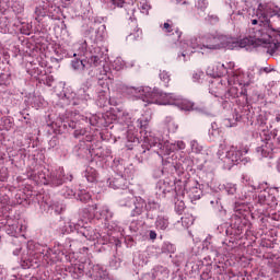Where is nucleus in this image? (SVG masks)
Masks as SVG:
<instances>
[{"label":"nucleus","mask_w":280,"mask_h":280,"mask_svg":"<svg viewBox=\"0 0 280 280\" xmlns=\"http://www.w3.org/2000/svg\"><path fill=\"white\" fill-rule=\"evenodd\" d=\"M127 95L131 97H136V100H142L147 104H165L161 102V97H163L162 93L156 91H152L151 88H127L126 89Z\"/></svg>","instance_id":"nucleus-1"},{"label":"nucleus","mask_w":280,"mask_h":280,"mask_svg":"<svg viewBox=\"0 0 280 280\" xmlns=\"http://www.w3.org/2000/svg\"><path fill=\"white\" fill-rule=\"evenodd\" d=\"M160 27L166 36H174V43H178V40H180L183 32H180V28H178L172 20H166V22L161 24Z\"/></svg>","instance_id":"nucleus-2"},{"label":"nucleus","mask_w":280,"mask_h":280,"mask_svg":"<svg viewBox=\"0 0 280 280\" xmlns=\"http://www.w3.org/2000/svg\"><path fill=\"white\" fill-rule=\"evenodd\" d=\"M270 40H271L270 35L266 33H261V31H258L255 35L254 43L258 47H266L268 51H270L271 54H275V51H277V44H272L270 43Z\"/></svg>","instance_id":"nucleus-3"},{"label":"nucleus","mask_w":280,"mask_h":280,"mask_svg":"<svg viewBox=\"0 0 280 280\" xmlns=\"http://www.w3.org/2000/svg\"><path fill=\"white\" fill-rule=\"evenodd\" d=\"M207 73L212 78H223V75H228L229 69L224 63L217 61L212 66L208 67Z\"/></svg>","instance_id":"nucleus-4"},{"label":"nucleus","mask_w":280,"mask_h":280,"mask_svg":"<svg viewBox=\"0 0 280 280\" xmlns=\"http://www.w3.org/2000/svg\"><path fill=\"white\" fill-rule=\"evenodd\" d=\"M217 43L219 45V49H233L234 47H237V42H235L233 37H229L226 35H218Z\"/></svg>","instance_id":"nucleus-5"},{"label":"nucleus","mask_w":280,"mask_h":280,"mask_svg":"<svg viewBox=\"0 0 280 280\" xmlns=\"http://www.w3.org/2000/svg\"><path fill=\"white\" fill-rule=\"evenodd\" d=\"M201 44L205 49H220V44H218V36L207 34L201 36Z\"/></svg>","instance_id":"nucleus-6"},{"label":"nucleus","mask_w":280,"mask_h":280,"mask_svg":"<svg viewBox=\"0 0 280 280\" xmlns=\"http://www.w3.org/2000/svg\"><path fill=\"white\" fill-rule=\"evenodd\" d=\"M143 141L144 143H148L150 148H159L160 150L161 148H163V141L161 140V138H156L148 131L144 132Z\"/></svg>","instance_id":"nucleus-7"},{"label":"nucleus","mask_w":280,"mask_h":280,"mask_svg":"<svg viewBox=\"0 0 280 280\" xmlns=\"http://www.w3.org/2000/svg\"><path fill=\"white\" fill-rule=\"evenodd\" d=\"M226 160L229 163H232V165H237L240 161H242V151L231 149L226 154Z\"/></svg>","instance_id":"nucleus-8"},{"label":"nucleus","mask_w":280,"mask_h":280,"mask_svg":"<svg viewBox=\"0 0 280 280\" xmlns=\"http://www.w3.org/2000/svg\"><path fill=\"white\" fill-rule=\"evenodd\" d=\"M273 150L275 149L272 148V142L271 141H267L261 147H258L256 149V152L258 154H260V156H264L266 159V158L270 156V154H272Z\"/></svg>","instance_id":"nucleus-9"},{"label":"nucleus","mask_w":280,"mask_h":280,"mask_svg":"<svg viewBox=\"0 0 280 280\" xmlns=\"http://www.w3.org/2000/svg\"><path fill=\"white\" fill-rule=\"evenodd\" d=\"M170 226V219L167 217L159 215L155 221V228L159 231H167Z\"/></svg>","instance_id":"nucleus-10"},{"label":"nucleus","mask_w":280,"mask_h":280,"mask_svg":"<svg viewBox=\"0 0 280 280\" xmlns=\"http://www.w3.org/2000/svg\"><path fill=\"white\" fill-rule=\"evenodd\" d=\"M86 61L84 60H80V59H77V60H73L72 61V68L75 70V71H84L88 66L85 63Z\"/></svg>","instance_id":"nucleus-11"},{"label":"nucleus","mask_w":280,"mask_h":280,"mask_svg":"<svg viewBox=\"0 0 280 280\" xmlns=\"http://www.w3.org/2000/svg\"><path fill=\"white\" fill-rule=\"evenodd\" d=\"M190 47H192V49H202L205 47L202 46V37L190 38Z\"/></svg>","instance_id":"nucleus-12"},{"label":"nucleus","mask_w":280,"mask_h":280,"mask_svg":"<svg viewBox=\"0 0 280 280\" xmlns=\"http://www.w3.org/2000/svg\"><path fill=\"white\" fill-rule=\"evenodd\" d=\"M89 67H100L102 65V58L97 55H93L88 59Z\"/></svg>","instance_id":"nucleus-13"},{"label":"nucleus","mask_w":280,"mask_h":280,"mask_svg":"<svg viewBox=\"0 0 280 280\" xmlns=\"http://www.w3.org/2000/svg\"><path fill=\"white\" fill-rule=\"evenodd\" d=\"M160 80L161 82L164 83V86H170V82H171V77H170V72L165 71V70H161L160 71Z\"/></svg>","instance_id":"nucleus-14"},{"label":"nucleus","mask_w":280,"mask_h":280,"mask_svg":"<svg viewBox=\"0 0 280 280\" xmlns=\"http://www.w3.org/2000/svg\"><path fill=\"white\" fill-rule=\"evenodd\" d=\"M143 207H145V201H143L142 199H140L137 203L136 207L133 209V214L135 215H141L143 213Z\"/></svg>","instance_id":"nucleus-15"},{"label":"nucleus","mask_w":280,"mask_h":280,"mask_svg":"<svg viewBox=\"0 0 280 280\" xmlns=\"http://www.w3.org/2000/svg\"><path fill=\"white\" fill-rule=\"evenodd\" d=\"M225 191L228 196H235V194H237V186L235 184L229 183L225 185Z\"/></svg>","instance_id":"nucleus-16"},{"label":"nucleus","mask_w":280,"mask_h":280,"mask_svg":"<svg viewBox=\"0 0 280 280\" xmlns=\"http://www.w3.org/2000/svg\"><path fill=\"white\" fill-rule=\"evenodd\" d=\"M148 124H150V120H148V118H140L137 120L138 128H140V130H144V132H148Z\"/></svg>","instance_id":"nucleus-17"},{"label":"nucleus","mask_w":280,"mask_h":280,"mask_svg":"<svg viewBox=\"0 0 280 280\" xmlns=\"http://www.w3.org/2000/svg\"><path fill=\"white\" fill-rule=\"evenodd\" d=\"M190 148L191 152L195 154H200V152H202V145H200L196 140L190 141Z\"/></svg>","instance_id":"nucleus-18"},{"label":"nucleus","mask_w":280,"mask_h":280,"mask_svg":"<svg viewBox=\"0 0 280 280\" xmlns=\"http://www.w3.org/2000/svg\"><path fill=\"white\" fill-rule=\"evenodd\" d=\"M195 5L197 10H199L200 12H205V10L209 8V2L207 0H198Z\"/></svg>","instance_id":"nucleus-19"},{"label":"nucleus","mask_w":280,"mask_h":280,"mask_svg":"<svg viewBox=\"0 0 280 280\" xmlns=\"http://www.w3.org/2000/svg\"><path fill=\"white\" fill-rule=\"evenodd\" d=\"M205 78V72L202 70H195L192 72V82H200Z\"/></svg>","instance_id":"nucleus-20"},{"label":"nucleus","mask_w":280,"mask_h":280,"mask_svg":"<svg viewBox=\"0 0 280 280\" xmlns=\"http://www.w3.org/2000/svg\"><path fill=\"white\" fill-rule=\"evenodd\" d=\"M89 183H95L97 178V174L95 173V170L91 168L90 171H86L85 174Z\"/></svg>","instance_id":"nucleus-21"},{"label":"nucleus","mask_w":280,"mask_h":280,"mask_svg":"<svg viewBox=\"0 0 280 280\" xmlns=\"http://www.w3.org/2000/svg\"><path fill=\"white\" fill-rule=\"evenodd\" d=\"M225 69H228V75H233V77L236 75L235 71H233V70L235 69V62L230 61V62L225 66Z\"/></svg>","instance_id":"nucleus-22"},{"label":"nucleus","mask_w":280,"mask_h":280,"mask_svg":"<svg viewBox=\"0 0 280 280\" xmlns=\"http://www.w3.org/2000/svg\"><path fill=\"white\" fill-rule=\"evenodd\" d=\"M130 202H132V195L130 194L120 200V205H122V207H130Z\"/></svg>","instance_id":"nucleus-23"},{"label":"nucleus","mask_w":280,"mask_h":280,"mask_svg":"<svg viewBox=\"0 0 280 280\" xmlns=\"http://www.w3.org/2000/svg\"><path fill=\"white\" fill-rule=\"evenodd\" d=\"M185 148H187V145L182 140H179L173 144V150H185Z\"/></svg>","instance_id":"nucleus-24"},{"label":"nucleus","mask_w":280,"mask_h":280,"mask_svg":"<svg viewBox=\"0 0 280 280\" xmlns=\"http://www.w3.org/2000/svg\"><path fill=\"white\" fill-rule=\"evenodd\" d=\"M89 124L91 126H97V124H100V117H97V115H92L90 118H89Z\"/></svg>","instance_id":"nucleus-25"},{"label":"nucleus","mask_w":280,"mask_h":280,"mask_svg":"<svg viewBox=\"0 0 280 280\" xmlns=\"http://www.w3.org/2000/svg\"><path fill=\"white\" fill-rule=\"evenodd\" d=\"M79 200H81V202H89V200H91V194L84 192L79 195Z\"/></svg>","instance_id":"nucleus-26"},{"label":"nucleus","mask_w":280,"mask_h":280,"mask_svg":"<svg viewBox=\"0 0 280 280\" xmlns=\"http://www.w3.org/2000/svg\"><path fill=\"white\" fill-rule=\"evenodd\" d=\"M238 44V47H248L250 45V39L243 38L240 43L236 42V45Z\"/></svg>","instance_id":"nucleus-27"},{"label":"nucleus","mask_w":280,"mask_h":280,"mask_svg":"<svg viewBox=\"0 0 280 280\" xmlns=\"http://www.w3.org/2000/svg\"><path fill=\"white\" fill-rule=\"evenodd\" d=\"M110 2H112L113 5H115L116 8H124V3H126L124 0H110Z\"/></svg>","instance_id":"nucleus-28"},{"label":"nucleus","mask_w":280,"mask_h":280,"mask_svg":"<svg viewBox=\"0 0 280 280\" xmlns=\"http://www.w3.org/2000/svg\"><path fill=\"white\" fill-rule=\"evenodd\" d=\"M98 86H101L103 90H106L108 89V83L104 80H98Z\"/></svg>","instance_id":"nucleus-29"},{"label":"nucleus","mask_w":280,"mask_h":280,"mask_svg":"<svg viewBox=\"0 0 280 280\" xmlns=\"http://www.w3.org/2000/svg\"><path fill=\"white\" fill-rule=\"evenodd\" d=\"M262 73H270V68H268V67L261 68L259 70V75H261Z\"/></svg>","instance_id":"nucleus-30"},{"label":"nucleus","mask_w":280,"mask_h":280,"mask_svg":"<svg viewBox=\"0 0 280 280\" xmlns=\"http://www.w3.org/2000/svg\"><path fill=\"white\" fill-rule=\"evenodd\" d=\"M149 237L150 240H156V232L151 230L149 233Z\"/></svg>","instance_id":"nucleus-31"},{"label":"nucleus","mask_w":280,"mask_h":280,"mask_svg":"<svg viewBox=\"0 0 280 280\" xmlns=\"http://www.w3.org/2000/svg\"><path fill=\"white\" fill-rule=\"evenodd\" d=\"M254 191L261 189V185H253Z\"/></svg>","instance_id":"nucleus-32"},{"label":"nucleus","mask_w":280,"mask_h":280,"mask_svg":"<svg viewBox=\"0 0 280 280\" xmlns=\"http://www.w3.org/2000/svg\"><path fill=\"white\" fill-rule=\"evenodd\" d=\"M57 185H62V175H59V176H58Z\"/></svg>","instance_id":"nucleus-33"},{"label":"nucleus","mask_w":280,"mask_h":280,"mask_svg":"<svg viewBox=\"0 0 280 280\" xmlns=\"http://www.w3.org/2000/svg\"><path fill=\"white\" fill-rule=\"evenodd\" d=\"M259 200H265L266 199V195L261 194L258 196Z\"/></svg>","instance_id":"nucleus-34"},{"label":"nucleus","mask_w":280,"mask_h":280,"mask_svg":"<svg viewBox=\"0 0 280 280\" xmlns=\"http://www.w3.org/2000/svg\"><path fill=\"white\" fill-rule=\"evenodd\" d=\"M253 25H257V20H253Z\"/></svg>","instance_id":"nucleus-35"},{"label":"nucleus","mask_w":280,"mask_h":280,"mask_svg":"<svg viewBox=\"0 0 280 280\" xmlns=\"http://www.w3.org/2000/svg\"><path fill=\"white\" fill-rule=\"evenodd\" d=\"M182 56H184V57H185V54H182Z\"/></svg>","instance_id":"nucleus-36"}]
</instances>
